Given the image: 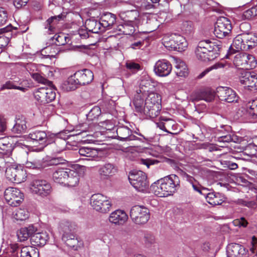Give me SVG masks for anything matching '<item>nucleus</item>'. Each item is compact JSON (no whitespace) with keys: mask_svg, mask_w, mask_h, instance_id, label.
Returning a JSON list of instances; mask_svg holds the SVG:
<instances>
[{"mask_svg":"<svg viewBox=\"0 0 257 257\" xmlns=\"http://www.w3.org/2000/svg\"><path fill=\"white\" fill-rule=\"evenodd\" d=\"M164 45L172 50L181 52L187 47L188 43L184 37L174 35L168 42H164Z\"/></svg>","mask_w":257,"mask_h":257,"instance_id":"obj_13","label":"nucleus"},{"mask_svg":"<svg viewBox=\"0 0 257 257\" xmlns=\"http://www.w3.org/2000/svg\"><path fill=\"white\" fill-rule=\"evenodd\" d=\"M175 72L179 77H186L188 73V69L185 63L179 59L175 60Z\"/></svg>","mask_w":257,"mask_h":257,"instance_id":"obj_33","label":"nucleus"},{"mask_svg":"<svg viewBox=\"0 0 257 257\" xmlns=\"http://www.w3.org/2000/svg\"><path fill=\"white\" fill-rule=\"evenodd\" d=\"M90 205L96 211L101 213H107L110 210L112 203L109 197L97 193L91 196Z\"/></svg>","mask_w":257,"mask_h":257,"instance_id":"obj_4","label":"nucleus"},{"mask_svg":"<svg viewBox=\"0 0 257 257\" xmlns=\"http://www.w3.org/2000/svg\"><path fill=\"white\" fill-rule=\"evenodd\" d=\"M130 215L133 222L137 224H145L150 219L149 210L142 206L135 205L132 207Z\"/></svg>","mask_w":257,"mask_h":257,"instance_id":"obj_7","label":"nucleus"},{"mask_svg":"<svg viewBox=\"0 0 257 257\" xmlns=\"http://www.w3.org/2000/svg\"><path fill=\"white\" fill-rule=\"evenodd\" d=\"M78 153L80 156L85 157L82 158V160L92 161L98 157V151L94 148L82 147L79 149Z\"/></svg>","mask_w":257,"mask_h":257,"instance_id":"obj_24","label":"nucleus"},{"mask_svg":"<svg viewBox=\"0 0 257 257\" xmlns=\"http://www.w3.org/2000/svg\"><path fill=\"white\" fill-rule=\"evenodd\" d=\"M217 140L220 143H228L232 141L233 139L230 135H226L218 137Z\"/></svg>","mask_w":257,"mask_h":257,"instance_id":"obj_64","label":"nucleus"},{"mask_svg":"<svg viewBox=\"0 0 257 257\" xmlns=\"http://www.w3.org/2000/svg\"><path fill=\"white\" fill-rule=\"evenodd\" d=\"M179 177L175 174L168 175L153 184L151 188L154 194L159 197L173 195L180 188Z\"/></svg>","mask_w":257,"mask_h":257,"instance_id":"obj_2","label":"nucleus"},{"mask_svg":"<svg viewBox=\"0 0 257 257\" xmlns=\"http://www.w3.org/2000/svg\"><path fill=\"white\" fill-rule=\"evenodd\" d=\"M156 85V82L153 81L149 76L144 75L142 77L140 83L139 92L137 91L141 95H144L146 92L149 93L154 89Z\"/></svg>","mask_w":257,"mask_h":257,"instance_id":"obj_19","label":"nucleus"},{"mask_svg":"<svg viewBox=\"0 0 257 257\" xmlns=\"http://www.w3.org/2000/svg\"><path fill=\"white\" fill-rule=\"evenodd\" d=\"M245 53H240L236 54L233 59V63L237 67H240V68L245 69Z\"/></svg>","mask_w":257,"mask_h":257,"instance_id":"obj_48","label":"nucleus"},{"mask_svg":"<svg viewBox=\"0 0 257 257\" xmlns=\"http://www.w3.org/2000/svg\"><path fill=\"white\" fill-rule=\"evenodd\" d=\"M245 69H251L255 68L256 66L257 62L255 57L250 54L245 53Z\"/></svg>","mask_w":257,"mask_h":257,"instance_id":"obj_47","label":"nucleus"},{"mask_svg":"<svg viewBox=\"0 0 257 257\" xmlns=\"http://www.w3.org/2000/svg\"><path fill=\"white\" fill-rule=\"evenodd\" d=\"M189 181L191 183L192 186L195 191L199 192L200 194H202L204 196L205 195L206 193L205 192L207 191V189L205 188H201V187L199 185L197 184L196 182H194V179L192 177L189 178Z\"/></svg>","mask_w":257,"mask_h":257,"instance_id":"obj_52","label":"nucleus"},{"mask_svg":"<svg viewBox=\"0 0 257 257\" xmlns=\"http://www.w3.org/2000/svg\"><path fill=\"white\" fill-rule=\"evenodd\" d=\"M21 80L19 78H16L15 80H13L12 79L9 81H7L5 84H4L0 88V90H3L4 89H18L22 91H25V88L18 86L20 84Z\"/></svg>","mask_w":257,"mask_h":257,"instance_id":"obj_38","label":"nucleus"},{"mask_svg":"<svg viewBox=\"0 0 257 257\" xmlns=\"http://www.w3.org/2000/svg\"><path fill=\"white\" fill-rule=\"evenodd\" d=\"M35 99L41 104L48 103L53 100L56 96L55 92L51 89L41 87L34 92Z\"/></svg>","mask_w":257,"mask_h":257,"instance_id":"obj_14","label":"nucleus"},{"mask_svg":"<svg viewBox=\"0 0 257 257\" xmlns=\"http://www.w3.org/2000/svg\"><path fill=\"white\" fill-rule=\"evenodd\" d=\"M8 20L7 12L3 8H0V26L5 24Z\"/></svg>","mask_w":257,"mask_h":257,"instance_id":"obj_55","label":"nucleus"},{"mask_svg":"<svg viewBox=\"0 0 257 257\" xmlns=\"http://www.w3.org/2000/svg\"><path fill=\"white\" fill-rule=\"evenodd\" d=\"M5 198L7 202L12 206H17L24 200V194L18 188L9 187L4 193Z\"/></svg>","mask_w":257,"mask_h":257,"instance_id":"obj_11","label":"nucleus"},{"mask_svg":"<svg viewBox=\"0 0 257 257\" xmlns=\"http://www.w3.org/2000/svg\"><path fill=\"white\" fill-rule=\"evenodd\" d=\"M172 69L171 64L165 59L158 60L156 63L154 68L155 74L161 77H165L169 75Z\"/></svg>","mask_w":257,"mask_h":257,"instance_id":"obj_17","label":"nucleus"},{"mask_svg":"<svg viewBox=\"0 0 257 257\" xmlns=\"http://www.w3.org/2000/svg\"><path fill=\"white\" fill-rule=\"evenodd\" d=\"M156 125L158 127L163 131L172 134L171 131L175 130L176 122L172 119L161 116L160 121L156 123Z\"/></svg>","mask_w":257,"mask_h":257,"instance_id":"obj_25","label":"nucleus"},{"mask_svg":"<svg viewBox=\"0 0 257 257\" xmlns=\"http://www.w3.org/2000/svg\"><path fill=\"white\" fill-rule=\"evenodd\" d=\"M29 212L25 209H18L15 214L14 217L18 220H25L29 217Z\"/></svg>","mask_w":257,"mask_h":257,"instance_id":"obj_49","label":"nucleus"},{"mask_svg":"<svg viewBox=\"0 0 257 257\" xmlns=\"http://www.w3.org/2000/svg\"><path fill=\"white\" fill-rule=\"evenodd\" d=\"M5 174L9 181L18 184L24 182L27 178L26 171L21 166L13 165L7 167Z\"/></svg>","mask_w":257,"mask_h":257,"instance_id":"obj_6","label":"nucleus"},{"mask_svg":"<svg viewBox=\"0 0 257 257\" xmlns=\"http://www.w3.org/2000/svg\"><path fill=\"white\" fill-rule=\"evenodd\" d=\"M32 193L42 197L50 195L52 192L51 184L44 180H35L30 187Z\"/></svg>","mask_w":257,"mask_h":257,"instance_id":"obj_9","label":"nucleus"},{"mask_svg":"<svg viewBox=\"0 0 257 257\" xmlns=\"http://www.w3.org/2000/svg\"><path fill=\"white\" fill-rule=\"evenodd\" d=\"M26 167L30 169H42L45 167L46 165L40 159L36 158L27 161L26 163Z\"/></svg>","mask_w":257,"mask_h":257,"instance_id":"obj_46","label":"nucleus"},{"mask_svg":"<svg viewBox=\"0 0 257 257\" xmlns=\"http://www.w3.org/2000/svg\"><path fill=\"white\" fill-rule=\"evenodd\" d=\"M9 38L4 35L0 36V48H3L8 45Z\"/></svg>","mask_w":257,"mask_h":257,"instance_id":"obj_63","label":"nucleus"},{"mask_svg":"<svg viewBox=\"0 0 257 257\" xmlns=\"http://www.w3.org/2000/svg\"><path fill=\"white\" fill-rule=\"evenodd\" d=\"M257 15V7H252L243 12L242 15V19L244 20H249L252 17Z\"/></svg>","mask_w":257,"mask_h":257,"instance_id":"obj_51","label":"nucleus"},{"mask_svg":"<svg viewBox=\"0 0 257 257\" xmlns=\"http://www.w3.org/2000/svg\"><path fill=\"white\" fill-rule=\"evenodd\" d=\"M140 3L143 5L141 7H138L139 9L140 10H149L153 7V4H152L148 0H141Z\"/></svg>","mask_w":257,"mask_h":257,"instance_id":"obj_59","label":"nucleus"},{"mask_svg":"<svg viewBox=\"0 0 257 257\" xmlns=\"http://www.w3.org/2000/svg\"><path fill=\"white\" fill-rule=\"evenodd\" d=\"M221 45L209 40L200 41L196 49L197 58L202 61H211L218 56Z\"/></svg>","mask_w":257,"mask_h":257,"instance_id":"obj_3","label":"nucleus"},{"mask_svg":"<svg viewBox=\"0 0 257 257\" xmlns=\"http://www.w3.org/2000/svg\"><path fill=\"white\" fill-rule=\"evenodd\" d=\"M65 161V160L61 157L48 158L44 162V164L46 165V167L47 166L57 165L64 163Z\"/></svg>","mask_w":257,"mask_h":257,"instance_id":"obj_50","label":"nucleus"},{"mask_svg":"<svg viewBox=\"0 0 257 257\" xmlns=\"http://www.w3.org/2000/svg\"><path fill=\"white\" fill-rule=\"evenodd\" d=\"M214 92L210 89H206L201 91L197 96L198 100H204L207 102L212 101L215 97Z\"/></svg>","mask_w":257,"mask_h":257,"instance_id":"obj_42","label":"nucleus"},{"mask_svg":"<svg viewBox=\"0 0 257 257\" xmlns=\"http://www.w3.org/2000/svg\"><path fill=\"white\" fill-rule=\"evenodd\" d=\"M226 65V63L224 61H220L216 63L211 67H209L210 70L213 69H218L224 68Z\"/></svg>","mask_w":257,"mask_h":257,"instance_id":"obj_62","label":"nucleus"},{"mask_svg":"<svg viewBox=\"0 0 257 257\" xmlns=\"http://www.w3.org/2000/svg\"><path fill=\"white\" fill-rule=\"evenodd\" d=\"M21 257H39L38 249L32 246H24L21 249Z\"/></svg>","mask_w":257,"mask_h":257,"instance_id":"obj_43","label":"nucleus"},{"mask_svg":"<svg viewBox=\"0 0 257 257\" xmlns=\"http://www.w3.org/2000/svg\"><path fill=\"white\" fill-rule=\"evenodd\" d=\"M85 26L88 31L93 33H98L102 25L100 22H98L94 19H89L86 21Z\"/></svg>","mask_w":257,"mask_h":257,"instance_id":"obj_41","label":"nucleus"},{"mask_svg":"<svg viewBox=\"0 0 257 257\" xmlns=\"http://www.w3.org/2000/svg\"><path fill=\"white\" fill-rule=\"evenodd\" d=\"M118 139L122 141H130L133 140L142 141L141 139L132 134V131L127 126H120L116 130Z\"/></svg>","mask_w":257,"mask_h":257,"instance_id":"obj_23","label":"nucleus"},{"mask_svg":"<svg viewBox=\"0 0 257 257\" xmlns=\"http://www.w3.org/2000/svg\"><path fill=\"white\" fill-rule=\"evenodd\" d=\"M49 137V135L45 131L41 130L32 131L28 135L30 141L34 145L36 146L40 145L43 148L51 143Z\"/></svg>","mask_w":257,"mask_h":257,"instance_id":"obj_12","label":"nucleus"},{"mask_svg":"<svg viewBox=\"0 0 257 257\" xmlns=\"http://www.w3.org/2000/svg\"><path fill=\"white\" fill-rule=\"evenodd\" d=\"M237 114L243 119L257 121V100L244 104L239 108Z\"/></svg>","mask_w":257,"mask_h":257,"instance_id":"obj_8","label":"nucleus"},{"mask_svg":"<svg viewBox=\"0 0 257 257\" xmlns=\"http://www.w3.org/2000/svg\"><path fill=\"white\" fill-rule=\"evenodd\" d=\"M243 39L247 49L251 48L257 45V35L253 33L243 34Z\"/></svg>","mask_w":257,"mask_h":257,"instance_id":"obj_44","label":"nucleus"},{"mask_svg":"<svg viewBox=\"0 0 257 257\" xmlns=\"http://www.w3.org/2000/svg\"><path fill=\"white\" fill-rule=\"evenodd\" d=\"M29 0H14V5L17 9L21 8L26 5Z\"/></svg>","mask_w":257,"mask_h":257,"instance_id":"obj_61","label":"nucleus"},{"mask_svg":"<svg viewBox=\"0 0 257 257\" xmlns=\"http://www.w3.org/2000/svg\"><path fill=\"white\" fill-rule=\"evenodd\" d=\"M32 77L39 83H46L47 80L38 73H31Z\"/></svg>","mask_w":257,"mask_h":257,"instance_id":"obj_57","label":"nucleus"},{"mask_svg":"<svg viewBox=\"0 0 257 257\" xmlns=\"http://www.w3.org/2000/svg\"><path fill=\"white\" fill-rule=\"evenodd\" d=\"M231 247L233 248V251H235L238 254L242 255L245 254L247 251L243 246L240 245L238 244H235L234 245H230L228 247V249H229L230 247Z\"/></svg>","mask_w":257,"mask_h":257,"instance_id":"obj_54","label":"nucleus"},{"mask_svg":"<svg viewBox=\"0 0 257 257\" xmlns=\"http://www.w3.org/2000/svg\"><path fill=\"white\" fill-rule=\"evenodd\" d=\"M26 122V118L24 116L16 118L15 124L11 130L12 133L18 135L25 133L27 128Z\"/></svg>","mask_w":257,"mask_h":257,"instance_id":"obj_28","label":"nucleus"},{"mask_svg":"<svg viewBox=\"0 0 257 257\" xmlns=\"http://www.w3.org/2000/svg\"><path fill=\"white\" fill-rule=\"evenodd\" d=\"M78 81L75 77H74V74L73 75L70 76L67 80L65 81L62 84L63 88L67 91H72L75 90L78 87V85H79V83H78Z\"/></svg>","mask_w":257,"mask_h":257,"instance_id":"obj_40","label":"nucleus"},{"mask_svg":"<svg viewBox=\"0 0 257 257\" xmlns=\"http://www.w3.org/2000/svg\"><path fill=\"white\" fill-rule=\"evenodd\" d=\"M232 26L230 20L225 17H221L216 22L214 34L220 39L227 36L231 32Z\"/></svg>","mask_w":257,"mask_h":257,"instance_id":"obj_10","label":"nucleus"},{"mask_svg":"<svg viewBox=\"0 0 257 257\" xmlns=\"http://www.w3.org/2000/svg\"><path fill=\"white\" fill-rule=\"evenodd\" d=\"M78 83L80 85H85L90 83L93 79V72L87 69L79 70L74 73Z\"/></svg>","mask_w":257,"mask_h":257,"instance_id":"obj_20","label":"nucleus"},{"mask_svg":"<svg viewBox=\"0 0 257 257\" xmlns=\"http://www.w3.org/2000/svg\"><path fill=\"white\" fill-rule=\"evenodd\" d=\"M100 20L102 27L109 29L115 24L116 17L110 13H105L102 15Z\"/></svg>","mask_w":257,"mask_h":257,"instance_id":"obj_30","label":"nucleus"},{"mask_svg":"<svg viewBox=\"0 0 257 257\" xmlns=\"http://www.w3.org/2000/svg\"><path fill=\"white\" fill-rule=\"evenodd\" d=\"M62 16L60 15L57 16L51 17L45 22V28L48 30V32L50 34L55 33L56 26L58 22L62 20Z\"/></svg>","mask_w":257,"mask_h":257,"instance_id":"obj_35","label":"nucleus"},{"mask_svg":"<svg viewBox=\"0 0 257 257\" xmlns=\"http://www.w3.org/2000/svg\"><path fill=\"white\" fill-rule=\"evenodd\" d=\"M243 34L238 35L233 39L232 44L230 47L227 57L230 59L232 53L246 49Z\"/></svg>","mask_w":257,"mask_h":257,"instance_id":"obj_22","label":"nucleus"},{"mask_svg":"<svg viewBox=\"0 0 257 257\" xmlns=\"http://www.w3.org/2000/svg\"><path fill=\"white\" fill-rule=\"evenodd\" d=\"M58 52V48L56 45L49 46L41 50V54L42 58H55Z\"/></svg>","mask_w":257,"mask_h":257,"instance_id":"obj_39","label":"nucleus"},{"mask_svg":"<svg viewBox=\"0 0 257 257\" xmlns=\"http://www.w3.org/2000/svg\"><path fill=\"white\" fill-rule=\"evenodd\" d=\"M49 238L47 232H41L33 234L31 237V242L36 246H43L46 244Z\"/></svg>","mask_w":257,"mask_h":257,"instance_id":"obj_26","label":"nucleus"},{"mask_svg":"<svg viewBox=\"0 0 257 257\" xmlns=\"http://www.w3.org/2000/svg\"><path fill=\"white\" fill-rule=\"evenodd\" d=\"M68 138V136L65 135L64 133H60L56 135V137L54 140V143L56 145L60 144L58 152H60L64 150L66 147V140Z\"/></svg>","mask_w":257,"mask_h":257,"instance_id":"obj_45","label":"nucleus"},{"mask_svg":"<svg viewBox=\"0 0 257 257\" xmlns=\"http://www.w3.org/2000/svg\"><path fill=\"white\" fill-rule=\"evenodd\" d=\"M216 94L220 100L229 103L236 101L238 99L236 92L229 87H218L216 89Z\"/></svg>","mask_w":257,"mask_h":257,"instance_id":"obj_15","label":"nucleus"},{"mask_svg":"<svg viewBox=\"0 0 257 257\" xmlns=\"http://www.w3.org/2000/svg\"><path fill=\"white\" fill-rule=\"evenodd\" d=\"M62 240L65 242L66 245L74 250L77 249L79 245V241L75 233H71L69 235H62Z\"/></svg>","mask_w":257,"mask_h":257,"instance_id":"obj_34","label":"nucleus"},{"mask_svg":"<svg viewBox=\"0 0 257 257\" xmlns=\"http://www.w3.org/2000/svg\"><path fill=\"white\" fill-rule=\"evenodd\" d=\"M233 223L236 226L246 227L247 224V221L244 218H241L233 221Z\"/></svg>","mask_w":257,"mask_h":257,"instance_id":"obj_60","label":"nucleus"},{"mask_svg":"<svg viewBox=\"0 0 257 257\" xmlns=\"http://www.w3.org/2000/svg\"><path fill=\"white\" fill-rule=\"evenodd\" d=\"M134 15L135 16V18L134 19L128 20V23H124L123 24L119 25L117 27V29L119 32H120V34H122L126 35H130L134 33V20L136 19V16L138 15V13L134 11H131L127 12V16L128 17H130L131 16Z\"/></svg>","mask_w":257,"mask_h":257,"instance_id":"obj_18","label":"nucleus"},{"mask_svg":"<svg viewBox=\"0 0 257 257\" xmlns=\"http://www.w3.org/2000/svg\"><path fill=\"white\" fill-rule=\"evenodd\" d=\"M59 227L61 231L63 232L62 235H68L71 233H75L76 225L72 222L66 220L62 221L59 224Z\"/></svg>","mask_w":257,"mask_h":257,"instance_id":"obj_36","label":"nucleus"},{"mask_svg":"<svg viewBox=\"0 0 257 257\" xmlns=\"http://www.w3.org/2000/svg\"><path fill=\"white\" fill-rule=\"evenodd\" d=\"M239 80L245 87L257 90V74L255 72L243 71L240 74Z\"/></svg>","mask_w":257,"mask_h":257,"instance_id":"obj_16","label":"nucleus"},{"mask_svg":"<svg viewBox=\"0 0 257 257\" xmlns=\"http://www.w3.org/2000/svg\"><path fill=\"white\" fill-rule=\"evenodd\" d=\"M35 231V228L33 226L21 228L17 233V236L20 241L27 240L30 236H32Z\"/></svg>","mask_w":257,"mask_h":257,"instance_id":"obj_37","label":"nucleus"},{"mask_svg":"<svg viewBox=\"0 0 257 257\" xmlns=\"http://www.w3.org/2000/svg\"><path fill=\"white\" fill-rule=\"evenodd\" d=\"M67 175L65 185L69 187L77 186L79 182V175L78 172L76 170L68 168Z\"/></svg>","mask_w":257,"mask_h":257,"instance_id":"obj_27","label":"nucleus"},{"mask_svg":"<svg viewBox=\"0 0 257 257\" xmlns=\"http://www.w3.org/2000/svg\"><path fill=\"white\" fill-rule=\"evenodd\" d=\"M131 185L137 191L145 192L148 189L149 183L146 174L141 171H133L128 175Z\"/></svg>","mask_w":257,"mask_h":257,"instance_id":"obj_5","label":"nucleus"},{"mask_svg":"<svg viewBox=\"0 0 257 257\" xmlns=\"http://www.w3.org/2000/svg\"><path fill=\"white\" fill-rule=\"evenodd\" d=\"M133 103L135 111L147 117H157L162 108L161 95L153 92L148 93L145 102L141 95L137 92L135 95Z\"/></svg>","mask_w":257,"mask_h":257,"instance_id":"obj_1","label":"nucleus"},{"mask_svg":"<svg viewBox=\"0 0 257 257\" xmlns=\"http://www.w3.org/2000/svg\"><path fill=\"white\" fill-rule=\"evenodd\" d=\"M126 67L133 72H136L140 69V65L134 62H127L126 63Z\"/></svg>","mask_w":257,"mask_h":257,"instance_id":"obj_56","label":"nucleus"},{"mask_svg":"<svg viewBox=\"0 0 257 257\" xmlns=\"http://www.w3.org/2000/svg\"><path fill=\"white\" fill-rule=\"evenodd\" d=\"M117 171L116 167L112 164L107 163L101 167L99 170L100 176L103 178H107L114 175Z\"/></svg>","mask_w":257,"mask_h":257,"instance_id":"obj_31","label":"nucleus"},{"mask_svg":"<svg viewBox=\"0 0 257 257\" xmlns=\"http://www.w3.org/2000/svg\"><path fill=\"white\" fill-rule=\"evenodd\" d=\"M128 219V216L123 210L117 209L111 212L109 216V221L115 225H121L124 224Z\"/></svg>","mask_w":257,"mask_h":257,"instance_id":"obj_21","label":"nucleus"},{"mask_svg":"<svg viewBox=\"0 0 257 257\" xmlns=\"http://www.w3.org/2000/svg\"><path fill=\"white\" fill-rule=\"evenodd\" d=\"M144 241L147 245H151L155 243V236L150 233H146L144 236Z\"/></svg>","mask_w":257,"mask_h":257,"instance_id":"obj_58","label":"nucleus"},{"mask_svg":"<svg viewBox=\"0 0 257 257\" xmlns=\"http://www.w3.org/2000/svg\"><path fill=\"white\" fill-rule=\"evenodd\" d=\"M208 203L212 205H220L224 201V197L219 193H206L204 195Z\"/></svg>","mask_w":257,"mask_h":257,"instance_id":"obj_29","label":"nucleus"},{"mask_svg":"<svg viewBox=\"0 0 257 257\" xmlns=\"http://www.w3.org/2000/svg\"><path fill=\"white\" fill-rule=\"evenodd\" d=\"M68 168H58L53 174V180L58 183L65 185L66 177L68 176Z\"/></svg>","mask_w":257,"mask_h":257,"instance_id":"obj_32","label":"nucleus"},{"mask_svg":"<svg viewBox=\"0 0 257 257\" xmlns=\"http://www.w3.org/2000/svg\"><path fill=\"white\" fill-rule=\"evenodd\" d=\"M101 114V110L98 106H94L89 112L87 117L89 119L93 120L97 118Z\"/></svg>","mask_w":257,"mask_h":257,"instance_id":"obj_53","label":"nucleus"}]
</instances>
